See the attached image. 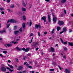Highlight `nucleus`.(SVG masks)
<instances>
[{"label": "nucleus", "mask_w": 73, "mask_h": 73, "mask_svg": "<svg viewBox=\"0 0 73 73\" xmlns=\"http://www.w3.org/2000/svg\"><path fill=\"white\" fill-rule=\"evenodd\" d=\"M52 15L53 16V21H54V23H56V21H57V18L55 17V16L54 15L53 13Z\"/></svg>", "instance_id": "1"}, {"label": "nucleus", "mask_w": 73, "mask_h": 73, "mask_svg": "<svg viewBox=\"0 0 73 73\" xmlns=\"http://www.w3.org/2000/svg\"><path fill=\"white\" fill-rule=\"evenodd\" d=\"M58 24L59 25L61 26L64 24V22L62 21H59Z\"/></svg>", "instance_id": "2"}, {"label": "nucleus", "mask_w": 73, "mask_h": 73, "mask_svg": "<svg viewBox=\"0 0 73 73\" xmlns=\"http://www.w3.org/2000/svg\"><path fill=\"white\" fill-rule=\"evenodd\" d=\"M16 21L14 19H11L10 20H8L7 21V23H16Z\"/></svg>", "instance_id": "3"}, {"label": "nucleus", "mask_w": 73, "mask_h": 73, "mask_svg": "<svg viewBox=\"0 0 73 73\" xmlns=\"http://www.w3.org/2000/svg\"><path fill=\"white\" fill-rule=\"evenodd\" d=\"M41 28V26L39 25H35V28L36 29H38Z\"/></svg>", "instance_id": "4"}, {"label": "nucleus", "mask_w": 73, "mask_h": 73, "mask_svg": "<svg viewBox=\"0 0 73 73\" xmlns=\"http://www.w3.org/2000/svg\"><path fill=\"white\" fill-rule=\"evenodd\" d=\"M60 40L62 43H63V44H64V45H66V44H67V41H66L65 42H64V41H63V40H62V38H60Z\"/></svg>", "instance_id": "5"}, {"label": "nucleus", "mask_w": 73, "mask_h": 73, "mask_svg": "<svg viewBox=\"0 0 73 73\" xmlns=\"http://www.w3.org/2000/svg\"><path fill=\"white\" fill-rule=\"evenodd\" d=\"M41 20H43L44 22L45 23L46 22V17L43 16L41 19Z\"/></svg>", "instance_id": "6"}, {"label": "nucleus", "mask_w": 73, "mask_h": 73, "mask_svg": "<svg viewBox=\"0 0 73 73\" xmlns=\"http://www.w3.org/2000/svg\"><path fill=\"white\" fill-rule=\"evenodd\" d=\"M1 70L3 72H5L6 71V68L4 67H3L1 68Z\"/></svg>", "instance_id": "7"}, {"label": "nucleus", "mask_w": 73, "mask_h": 73, "mask_svg": "<svg viewBox=\"0 0 73 73\" xmlns=\"http://www.w3.org/2000/svg\"><path fill=\"white\" fill-rule=\"evenodd\" d=\"M65 71L66 73H70V70L68 69H65Z\"/></svg>", "instance_id": "8"}, {"label": "nucleus", "mask_w": 73, "mask_h": 73, "mask_svg": "<svg viewBox=\"0 0 73 73\" xmlns=\"http://www.w3.org/2000/svg\"><path fill=\"white\" fill-rule=\"evenodd\" d=\"M23 28L24 27H22L20 29L19 31L20 32H22V31H23L24 30V29H25V27H24V29Z\"/></svg>", "instance_id": "9"}, {"label": "nucleus", "mask_w": 73, "mask_h": 73, "mask_svg": "<svg viewBox=\"0 0 73 73\" xmlns=\"http://www.w3.org/2000/svg\"><path fill=\"white\" fill-rule=\"evenodd\" d=\"M48 22H49V23H50V21H51V19L50 17V15H48Z\"/></svg>", "instance_id": "10"}, {"label": "nucleus", "mask_w": 73, "mask_h": 73, "mask_svg": "<svg viewBox=\"0 0 73 73\" xmlns=\"http://www.w3.org/2000/svg\"><path fill=\"white\" fill-rule=\"evenodd\" d=\"M50 52H54V48H53V47H51V50L50 51Z\"/></svg>", "instance_id": "11"}, {"label": "nucleus", "mask_w": 73, "mask_h": 73, "mask_svg": "<svg viewBox=\"0 0 73 73\" xmlns=\"http://www.w3.org/2000/svg\"><path fill=\"white\" fill-rule=\"evenodd\" d=\"M68 44H69V45H70V46H73V42H68Z\"/></svg>", "instance_id": "12"}, {"label": "nucleus", "mask_w": 73, "mask_h": 73, "mask_svg": "<svg viewBox=\"0 0 73 73\" xmlns=\"http://www.w3.org/2000/svg\"><path fill=\"white\" fill-rule=\"evenodd\" d=\"M23 69V67L20 66L19 68L17 69V70H21V69Z\"/></svg>", "instance_id": "13"}, {"label": "nucleus", "mask_w": 73, "mask_h": 73, "mask_svg": "<svg viewBox=\"0 0 73 73\" xmlns=\"http://www.w3.org/2000/svg\"><path fill=\"white\" fill-rule=\"evenodd\" d=\"M32 23L31 22H30L29 23L28 22L27 23V24H28L29 25L30 27L32 25Z\"/></svg>", "instance_id": "14"}, {"label": "nucleus", "mask_w": 73, "mask_h": 73, "mask_svg": "<svg viewBox=\"0 0 73 73\" xmlns=\"http://www.w3.org/2000/svg\"><path fill=\"white\" fill-rule=\"evenodd\" d=\"M23 19L25 21H26L27 20V18L25 15L23 16Z\"/></svg>", "instance_id": "15"}, {"label": "nucleus", "mask_w": 73, "mask_h": 73, "mask_svg": "<svg viewBox=\"0 0 73 73\" xmlns=\"http://www.w3.org/2000/svg\"><path fill=\"white\" fill-rule=\"evenodd\" d=\"M6 32L5 30H4L3 31H0V33H4Z\"/></svg>", "instance_id": "16"}, {"label": "nucleus", "mask_w": 73, "mask_h": 73, "mask_svg": "<svg viewBox=\"0 0 73 73\" xmlns=\"http://www.w3.org/2000/svg\"><path fill=\"white\" fill-rule=\"evenodd\" d=\"M12 44H7L6 45L7 46H8V47H10L11 46H12Z\"/></svg>", "instance_id": "17"}, {"label": "nucleus", "mask_w": 73, "mask_h": 73, "mask_svg": "<svg viewBox=\"0 0 73 73\" xmlns=\"http://www.w3.org/2000/svg\"><path fill=\"white\" fill-rule=\"evenodd\" d=\"M23 27V29H24V28H25V23H23L22 25Z\"/></svg>", "instance_id": "18"}, {"label": "nucleus", "mask_w": 73, "mask_h": 73, "mask_svg": "<svg viewBox=\"0 0 73 73\" xmlns=\"http://www.w3.org/2000/svg\"><path fill=\"white\" fill-rule=\"evenodd\" d=\"M22 11H24V12L25 11H26V9L25 8H24L23 7L22 8Z\"/></svg>", "instance_id": "19"}, {"label": "nucleus", "mask_w": 73, "mask_h": 73, "mask_svg": "<svg viewBox=\"0 0 73 73\" xmlns=\"http://www.w3.org/2000/svg\"><path fill=\"white\" fill-rule=\"evenodd\" d=\"M66 29L65 27H64L63 29V31L64 32H66Z\"/></svg>", "instance_id": "20"}, {"label": "nucleus", "mask_w": 73, "mask_h": 73, "mask_svg": "<svg viewBox=\"0 0 73 73\" xmlns=\"http://www.w3.org/2000/svg\"><path fill=\"white\" fill-rule=\"evenodd\" d=\"M61 2L62 3H64L66 2V0H62Z\"/></svg>", "instance_id": "21"}, {"label": "nucleus", "mask_w": 73, "mask_h": 73, "mask_svg": "<svg viewBox=\"0 0 73 73\" xmlns=\"http://www.w3.org/2000/svg\"><path fill=\"white\" fill-rule=\"evenodd\" d=\"M8 66H9L10 68L11 69H13V67L12 66L10 65L9 64H8Z\"/></svg>", "instance_id": "22"}, {"label": "nucleus", "mask_w": 73, "mask_h": 73, "mask_svg": "<svg viewBox=\"0 0 73 73\" xmlns=\"http://www.w3.org/2000/svg\"><path fill=\"white\" fill-rule=\"evenodd\" d=\"M19 33V31H15L14 32V33L15 35H17V34H18Z\"/></svg>", "instance_id": "23"}, {"label": "nucleus", "mask_w": 73, "mask_h": 73, "mask_svg": "<svg viewBox=\"0 0 73 73\" xmlns=\"http://www.w3.org/2000/svg\"><path fill=\"white\" fill-rule=\"evenodd\" d=\"M61 29V27H58L57 28V31H59V30H60Z\"/></svg>", "instance_id": "24"}, {"label": "nucleus", "mask_w": 73, "mask_h": 73, "mask_svg": "<svg viewBox=\"0 0 73 73\" xmlns=\"http://www.w3.org/2000/svg\"><path fill=\"white\" fill-rule=\"evenodd\" d=\"M54 33V29H53L51 31V33L52 34H53Z\"/></svg>", "instance_id": "25"}, {"label": "nucleus", "mask_w": 73, "mask_h": 73, "mask_svg": "<svg viewBox=\"0 0 73 73\" xmlns=\"http://www.w3.org/2000/svg\"><path fill=\"white\" fill-rule=\"evenodd\" d=\"M16 49L17 50H21V48H19L18 47H17Z\"/></svg>", "instance_id": "26"}, {"label": "nucleus", "mask_w": 73, "mask_h": 73, "mask_svg": "<svg viewBox=\"0 0 73 73\" xmlns=\"http://www.w3.org/2000/svg\"><path fill=\"white\" fill-rule=\"evenodd\" d=\"M25 52H28L29 51V48H27L26 49H25Z\"/></svg>", "instance_id": "27"}, {"label": "nucleus", "mask_w": 73, "mask_h": 73, "mask_svg": "<svg viewBox=\"0 0 73 73\" xmlns=\"http://www.w3.org/2000/svg\"><path fill=\"white\" fill-rule=\"evenodd\" d=\"M22 5H23V6H24V7H25L26 6V4H25V3L24 2H23L22 3Z\"/></svg>", "instance_id": "28"}, {"label": "nucleus", "mask_w": 73, "mask_h": 73, "mask_svg": "<svg viewBox=\"0 0 73 73\" xmlns=\"http://www.w3.org/2000/svg\"><path fill=\"white\" fill-rule=\"evenodd\" d=\"M31 56V54H30V53H28L27 54V57H28L29 56Z\"/></svg>", "instance_id": "29"}, {"label": "nucleus", "mask_w": 73, "mask_h": 73, "mask_svg": "<svg viewBox=\"0 0 73 73\" xmlns=\"http://www.w3.org/2000/svg\"><path fill=\"white\" fill-rule=\"evenodd\" d=\"M37 44H38V43H36L34 44L33 46H34V47H36V45H37Z\"/></svg>", "instance_id": "30"}, {"label": "nucleus", "mask_w": 73, "mask_h": 73, "mask_svg": "<svg viewBox=\"0 0 73 73\" xmlns=\"http://www.w3.org/2000/svg\"><path fill=\"white\" fill-rule=\"evenodd\" d=\"M14 5H11V8H14Z\"/></svg>", "instance_id": "31"}, {"label": "nucleus", "mask_w": 73, "mask_h": 73, "mask_svg": "<svg viewBox=\"0 0 73 73\" xmlns=\"http://www.w3.org/2000/svg\"><path fill=\"white\" fill-rule=\"evenodd\" d=\"M3 53L4 54H7V51H3Z\"/></svg>", "instance_id": "32"}, {"label": "nucleus", "mask_w": 73, "mask_h": 73, "mask_svg": "<svg viewBox=\"0 0 73 73\" xmlns=\"http://www.w3.org/2000/svg\"><path fill=\"white\" fill-rule=\"evenodd\" d=\"M14 70H12L11 69H10L9 70V71H10V72H13Z\"/></svg>", "instance_id": "33"}, {"label": "nucleus", "mask_w": 73, "mask_h": 73, "mask_svg": "<svg viewBox=\"0 0 73 73\" xmlns=\"http://www.w3.org/2000/svg\"><path fill=\"white\" fill-rule=\"evenodd\" d=\"M54 69H50V71H51V72H52V71H54Z\"/></svg>", "instance_id": "34"}, {"label": "nucleus", "mask_w": 73, "mask_h": 73, "mask_svg": "<svg viewBox=\"0 0 73 73\" xmlns=\"http://www.w3.org/2000/svg\"><path fill=\"white\" fill-rule=\"evenodd\" d=\"M33 36V33H31L30 35V37H31L32 36Z\"/></svg>", "instance_id": "35"}, {"label": "nucleus", "mask_w": 73, "mask_h": 73, "mask_svg": "<svg viewBox=\"0 0 73 73\" xmlns=\"http://www.w3.org/2000/svg\"><path fill=\"white\" fill-rule=\"evenodd\" d=\"M0 9H1V11H3V10H4V9L3 8H0Z\"/></svg>", "instance_id": "36"}, {"label": "nucleus", "mask_w": 73, "mask_h": 73, "mask_svg": "<svg viewBox=\"0 0 73 73\" xmlns=\"http://www.w3.org/2000/svg\"><path fill=\"white\" fill-rule=\"evenodd\" d=\"M17 27L16 26H15L14 27V29L15 30V29H17Z\"/></svg>", "instance_id": "37"}, {"label": "nucleus", "mask_w": 73, "mask_h": 73, "mask_svg": "<svg viewBox=\"0 0 73 73\" xmlns=\"http://www.w3.org/2000/svg\"><path fill=\"white\" fill-rule=\"evenodd\" d=\"M64 14H62L60 15V16H61V17H63V16H64Z\"/></svg>", "instance_id": "38"}, {"label": "nucleus", "mask_w": 73, "mask_h": 73, "mask_svg": "<svg viewBox=\"0 0 73 73\" xmlns=\"http://www.w3.org/2000/svg\"><path fill=\"white\" fill-rule=\"evenodd\" d=\"M9 26H10V24H9L7 25V28H8Z\"/></svg>", "instance_id": "39"}, {"label": "nucleus", "mask_w": 73, "mask_h": 73, "mask_svg": "<svg viewBox=\"0 0 73 73\" xmlns=\"http://www.w3.org/2000/svg\"><path fill=\"white\" fill-rule=\"evenodd\" d=\"M0 56H1V57H3V55H2V54H0Z\"/></svg>", "instance_id": "40"}, {"label": "nucleus", "mask_w": 73, "mask_h": 73, "mask_svg": "<svg viewBox=\"0 0 73 73\" xmlns=\"http://www.w3.org/2000/svg\"><path fill=\"white\" fill-rule=\"evenodd\" d=\"M64 50H65V51L66 50H67V48H66V47L64 48Z\"/></svg>", "instance_id": "41"}, {"label": "nucleus", "mask_w": 73, "mask_h": 73, "mask_svg": "<svg viewBox=\"0 0 73 73\" xmlns=\"http://www.w3.org/2000/svg\"><path fill=\"white\" fill-rule=\"evenodd\" d=\"M38 36H39V37H40V32H38Z\"/></svg>", "instance_id": "42"}, {"label": "nucleus", "mask_w": 73, "mask_h": 73, "mask_svg": "<svg viewBox=\"0 0 73 73\" xmlns=\"http://www.w3.org/2000/svg\"><path fill=\"white\" fill-rule=\"evenodd\" d=\"M28 67L29 68H30V69H31L32 68V66H29Z\"/></svg>", "instance_id": "43"}, {"label": "nucleus", "mask_w": 73, "mask_h": 73, "mask_svg": "<svg viewBox=\"0 0 73 73\" xmlns=\"http://www.w3.org/2000/svg\"><path fill=\"white\" fill-rule=\"evenodd\" d=\"M58 66V68H59L60 69V70H61V67H60V66Z\"/></svg>", "instance_id": "44"}, {"label": "nucleus", "mask_w": 73, "mask_h": 73, "mask_svg": "<svg viewBox=\"0 0 73 73\" xmlns=\"http://www.w3.org/2000/svg\"><path fill=\"white\" fill-rule=\"evenodd\" d=\"M64 12L65 13V14H66V10H64Z\"/></svg>", "instance_id": "45"}, {"label": "nucleus", "mask_w": 73, "mask_h": 73, "mask_svg": "<svg viewBox=\"0 0 73 73\" xmlns=\"http://www.w3.org/2000/svg\"><path fill=\"white\" fill-rule=\"evenodd\" d=\"M22 49L23 50H24L25 51V48H22Z\"/></svg>", "instance_id": "46"}, {"label": "nucleus", "mask_w": 73, "mask_h": 73, "mask_svg": "<svg viewBox=\"0 0 73 73\" xmlns=\"http://www.w3.org/2000/svg\"><path fill=\"white\" fill-rule=\"evenodd\" d=\"M63 58H64V59H66V56H63Z\"/></svg>", "instance_id": "47"}, {"label": "nucleus", "mask_w": 73, "mask_h": 73, "mask_svg": "<svg viewBox=\"0 0 73 73\" xmlns=\"http://www.w3.org/2000/svg\"><path fill=\"white\" fill-rule=\"evenodd\" d=\"M64 32L62 31V32H60V35H61L62 33H63Z\"/></svg>", "instance_id": "48"}, {"label": "nucleus", "mask_w": 73, "mask_h": 73, "mask_svg": "<svg viewBox=\"0 0 73 73\" xmlns=\"http://www.w3.org/2000/svg\"><path fill=\"white\" fill-rule=\"evenodd\" d=\"M16 61H17V62H18V61H19V59L17 58H16Z\"/></svg>", "instance_id": "49"}, {"label": "nucleus", "mask_w": 73, "mask_h": 73, "mask_svg": "<svg viewBox=\"0 0 73 73\" xmlns=\"http://www.w3.org/2000/svg\"><path fill=\"white\" fill-rule=\"evenodd\" d=\"M55 56V54L54 53L53 54L52 56L53 57H54V56Z\"/></svg>", "instance_id": "50"}, {"label": "nucleus", "mask_w": 73, "mask_h": 73, "mask_svg": "<svg viewBox=\"0 0 73 73\" xmlns=\"http://www.w3.org/2000/svg\"><path fill=\"white\" fill-rule=\"evenodd\" d=\"M1 13L2 14H4V11H2L1 12Z\"/></svg>", "instance_id": "51"}, {"label": "nucleus", "mask_w": 73, "mask_h": 73, "mask_svg": "<svg viewBox=\"0 0 73 73\" xmlns=\"http://www.w3.org/2000/svg\"><path fill=\"white\" fill-rule=\"evenodd\" d=\"M7 3H9L10 2V0H7Z\"/></svg>", "instance_id": "52"}, {"label": "nucleus", "mask_w": 73, "mask_h": 73, "mask_svg": "<svg viewBox=\"0 0 73 73\" xmlns=\"http://www.w3.org/2000/svg\"><path fill=\"white\" fill-rule=\"evenodd\" d=\"M7 62H9V63H11V60H8L7 61Z\"/></svg>", "instance_id": "53"}, {"label": "nucleus", "mask_w": 73, "mask_h": 73, "mask_svg": "<svg viewBox=\"0 0 73 73\" xmlns=\"http://www.w3.org/2000/svg\"><path fill=\"white\" fill-rule=\"evenodd\" d=\"M72 31L71 30H70L69 31V32L70 33V32H72Z\"/></svg>", "instance_id": "54"}, {"label": "nucleus", "mask_w": 73, "mask_h": 73, "mask_svg": "<svg viewBox=\"0 0 73 73\" xmlns=\"http://www.w3.org/2000/svg\"><path fill=\"white\" fill-rule=\"evenodd\" d=\"M18 42H15L14 43V44H16Z\"/></svg>", "instance_id": "55"}, {"label": "nucleus", "mask_w": 73, "mask_h": 73, "mask_svg": "<svg viewBox=\"0 0 73 73\" xmlns=\"http://www.w3.org/2000/svg\"><path fill=\"white\" fill-rule=\"evenodd\" d=\"M46 34H47V32H44V35H46Z\"/></svg>", "instance_id": "56"}, {"label": "nucleus", "mask_w": 73, "mask_h": 73, "mask_svg": "<svg viewBox=\"0 0 73 73\" xmlns=\"http://www.w3.org/2000/svg\"><path fill=\"white\" fill-rule=\"evenodd\" d=\"M6 49H3V48H2V50H6Z\"/></svg>", "instance_id": "57"}, {"label": "nucleus", "mask_w": 73, "mask_h": 73, "mask_svg": "<svg viewBox=\"0 0 73 73\" xmlns=\"http://www.w3.org/2000/svg\"><path fill=\"white\" fill-rule=\"evenodd\" d=\"M6 68L8 69V70H9L10 69V68L9 67H7Z\"/></svg>", "instance_id": "58"}, {"label": "nucleus", "mask_w": 73, "mask_h": 73, "mask_svg": "<svg viewBox=\"0 0 73 73\" xmlns=\"http://www.w3.org/2000/svg\"><path fill=\"white\" fill-rule=\"evenodd\" d=\"M27 58V57L25 56L23 58V59L24 60H25V58Z\"/></svg>", "instance_id": "59"}, {"label": "nucleus", "mask_w": 73, "mask_h": 73, "mask_svg": "<svg viewBox=\"0 0 73 73\" xmlns=\"http://www.w3.org/2000/svg\"><path fill=\"white\" fill-rule=\"evenodd\" d=\"M27 62H24V65H26V64H27Z\"/></svg>", "instance_id": "60"}, {"label": "nucleus", "mask_w": 73, "mask_h": 73, "mask_svg": "<svg viewBox=\"0 0 73 73\" xmlns=\"http://www.w3.org/2000/svg\"><path fill=\"white\" fill-rule=\"evenodd\" d=\"M70 15H71V16H72V17H73V13L71 14Z\"/></svg>", "instance_id": "61"}, {"label": "nucleus", "mask_w": 73, "mask_h": 73, "mask_svg": "<svg viewBox=\"0 0 73 73\" xmlns=\"http://www.w3.org/2000/svg\"><path fill=\"white\" fill-rule=\"evenodd\" d=\"M38 48H37L36 49V50H38Z\"/></svg>", "instance_id": "62"}, {"label": "nucleus", "mask_w": 73, "mask_h": 73, "mask_svg": "<svg viewBox=\"0 0 73 73\" xmlns=\"http://www.w3.org/2000/svg\"><path fill=\"white\" fill-rule=\"evenodd\" d=\"M18 73H22V72L21 71L20 72H18Z\"/></svg>", "instance_id": "63"}, {"label": "nucleus", "mask_w": 73, "mask_h": 73, "mask_svg": "<svg viewBox=\"0 0 73 73\" xmlns=\"http://www.w3.org/2000/svg\"><path fill=\"white\" fill-rule=\"evenodd\" d=\"M29 63H30V64H32V62H29Z\"/></svg>", "instance_id": "64"}]
</instances>
